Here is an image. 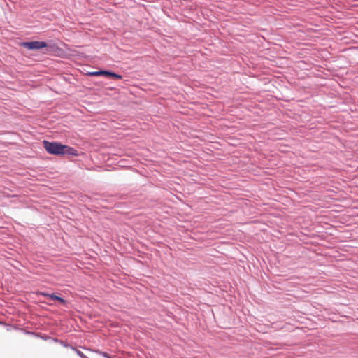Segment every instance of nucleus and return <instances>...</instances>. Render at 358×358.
<instances>
[{
    "instance_id": "obj_2",
    "label": "nucleus",
    "mask_w": 358,
    "mask_h": 358,
    "mask_svg": "<svg viewBox=\"0 0 358 358\" xmlns=\"http://www.w3.org/2000/svg\"><path fill=\"white\" fill-rule=\"evenodd\" d=\"M22 45L29 50H39L47 47L48 45L43 41H31L24 42L22 43Z\"/></svg>"
},
{
    "instance_id": "obj_6",
    "label": "nucleus",
    "mask_w": 358,
    "mask_h": 358,
    "mask_svg": "<svg viewBox=\"0 0 358 358\" xmlns=\"http://www.w3.org/2000/svg\"><path fill=\"white\" fill-rule=\"evenodd\" d=\"M55 301H59L61 303H62L64 305H66V301L64 299H62L59 296H58L57 299H56Z\"/></svg>"
},
{
    "instance_id": "obj_1",
    "label": "nucleus",
    "mask_w": 358,
    "mask_h": 358,
    "mask_svg": "<svg viewBox=\"0 0 358 358\" xmlns=\"http://www.w3.org/2000/svg\"><path fill=\"white\" fill-rule=\"evenodd\" d=\"M43 147L45 150L55 155H72L78 156V153L76 150L68 145H62L58 142H49L44 141L43 142Z\"/></svg>"
},
{
    "instance_id": "obj_5",
    "label": "nucleus",
    "mask_w": 358,
    "mask_h": 358,
    "mask_svg": "<svg viewBox=\"0 0 358 358\" xmlns=\"http://www.w3.org/2000/svg\"><path fill=\"white\" fill-rule=\"evenodd\" d=\"M40 294L44 296H46L52 300H56L57 299V296H56L55 294H48L45 292H40Z\"/></svg>"
},
{
    "instance_id": "obj_4",
    "label": "nucleus",
    "mask_w": 358,
    "mask_h": 358,
    "mask_svg": "<svg viewBox=\"0 0 358 358\" xmlns=\"http://www.w3.org/2000/svg\"><path fill=\"white\" fill-rule=\"evenodd\" d=\"M106 71H92L88 73L89 76H106Z\"/></svg>"
},
{
    "instance_id": "obj_3",
    "label": "nucleus",
    "mask_w": 358,
    "mask_h": 358,
    "mask_svg": "<svg viewBox=\"0 0 358 358\" xmlns=\"http://www.w3.org/2000/svg\"><path fill=\"white\" fill-rule=\"evenodd\" d=\"M106 76H109V77H111V78H113L115 79H121L122 78L121 75L117 74L114 72L108 71H106Z\"/></svg>"
},
{
    "instance_id": "obj_7",
    "label": "nucleus",
    "mask_w": 358,
    "mask_h": 358,
    "mask_svg": "<svg viewBox=\"0 0 358 358\" xmlns=\"http://www.w3.org/2000/svg\"><path fill=\"white\" fill-rule=\"evenodd\" d=\"M77 354L81 357V358H87L86 355H85L81 351L77 350Z\"/></svg>"
}]
</instances>
